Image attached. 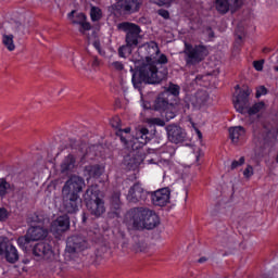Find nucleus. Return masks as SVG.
Returning <instances> with one entry per match:
<instances>
[{
    "instance_id": "7ed1b4c3",
    "label": "nucleus",
    "mask_w": 278,
    "mask_h": 278,
    "mask_svg": "<svg viewBox=\"0 0 278 278\" xmlns=\"http://www.w3.org/2000/svg\"><path fill=\"white\" fill-rule=\"evenodd\" d=\"M84 201L86 203V207L91 216H96L99 218L105 214V202L103 199L99 198V191L97 190V186H90L87 188L84 194Z\"/></svg>"
},
{
    "instance_id": "20e7f679",
    "label": "nucleus",
    "mask_w": 278,
    "mask_h": 278,
    "mask_svg": "<svg viewBox=\"0 0 278 278\" xmlns=\"http://www.w3.org/2000/svg\"><path fill=\"white\" fill-rule=\"evenodd\" d=\"M182 53L187 66H197V64H201V62L205 60V56L210 54V51L207 50V47L203 45L192 46L185 42Z\"/></svg>"
},
{
    "instance_id": "6ab92c4d",
    "label": "nucleus",
    "mask_w": 278,
    "mask_h": 278,
    "mask_svg": "<svg viewBox=\"0 0 278 278\" xmlns=\"http://www.w3.org/2000/svg\"><path fill=\"white\" fill-rule=\"evenodd\" d=\"M144 197H147V193L142 186L140 184H135L128 191L127 200L129 203H138L143 201Z\"/></svg>"
},
{
    "instance_id": "c756f323",
    "label": "nucleus",
    "mask_w": 278,
    "mask_h": 278,
    "mask_svg": "<svg viewBox=\"0 0 278 278\" xmlns=\"http://www.w3.org/2000/svg\"><path fill=\"white\" fill-rule=\"evenodd\" d=\"M2 42L8 51H14L16 46L14 45V35H3Z\"/></svg>"
},
{
    "instance_id": "6e6d98bb",
    "label": "nucleus",
    "mask_w": 278,
    "mask_h": 278,
    "mask_svg": "<svg viewBox=\"0 0 278 278\" xmlns=\"http://www.w3.org/2000/svg\"><path fill=\"white\" fill-rule=\"evenodd\" d=\"M96 49H99V43L94 42Z\"/></svg>"
},
{
    "instance_id": "f704fd0d",
    "label": "nucleus",
    "mask_w": 278,
    "mask_h": 278,
    "mask_svg": "<svg viewBox=\"0 0 278 278\" xmlns=\"http://www.w3.org/2000/svg\"><path fill=\"white\" fill-rule=\"evenodd\" d=\"M30 242H33V241L29 238L28 233H26V236L20 237L17 239V244H18V247H21V249H27V244H29Z\"/></svg>"
},
{
    "instance_id": "37998d69",
    "label": "nucleus",
    "mask_w": 278,
    "mask_h": 278,
    "mask_svg": "<svg viewBox=\"0 0 278 278\" xmlns=\"http://www.w3.org/2000/svg\"><path fill=\"white\" fill-rule=\"evenodd\" d=\"M8 210L5 207H0V223H5L8 220Z\"/></svg>"
},
{
    "instance_id": "393cba45",
    "label": "nucleus",
    "mask_w": 278,
    "mask_h": 278,
    "mask_svg": "<svg viewBox=\"0 0 278 278\" xmlns=\"http://www.w3.org/2000/svg\"><path fill=\"white\" fill-rule=\"evenodd\" d=\"M147 51H148V54H149L146 58L147 62H153L160 53V48L157 47V43L155 41H150L147 45Z\"/></svg>"
},
{
    "instance_id": "f8f14e48",
    "label": "nucleus",
    "mask_w": 278,
    "mask_h": 278,
    "mask_svg": "<svg viewBox=\"0 0 278 278\" xmlns=\"http://www.w3.org/2000/svg\"><path fill=\"white\" fill-rule=\"evenodd\" d=\"M149 142V130L144 127H138L132 140L129 141V149L134 151H138V149H142L144 144Z\"/></svg>"
},
{
    "instance_id": "bf43d9fd",
    "label": "nucleus",
    "mask_w": 278,
    "mask_h": 278,
    "mask_svg": "<svg viewBox=\"0 0 278 278\" xmlns=\"http://www.w3.org/2000/svg\"><path fill=\"white\" fill-rule=\"evenodd\" d=\"M115 122L118 123V118H115Z\"/></svg>"
},
{
    "instance_id": "e433bc0d",
    "label": "nucleus",
    "mask_w": 278,
    "mask_h": 278,
    "mask_svg": "<svg viewBox=\"0 0 278 278\" xmlns=\"http://www.w3.org/2000/svg\"><path fill=\"white\" fill-rule=\"evenodd\" d=\"M165 92H168V97H177L179 94V86L170 84Z\"/></svg>"
},
{
    "instance_id": "473e14b6",
    "label": "nucleus",
    "mask_w": 278,
    "mask_h": 278,
    "mask_svg": "<svg viewBox=\"0 0 278 278\" xmlns=\"http://www.w3.org/2000/svg\"><path fill=\"white\" fill-rule=\"evenodd\" d=\"M90 17L93 23H97L100 18L103 17V13L99 7H92L90 10Z\"/></svg>"
},
{
    "instance_id": "a878e982",
    "label": "nucleus",
    "mask_w": 278,
    "mask_h": 278,
    "mask_svg": "<svg viewBox=\"0 0 278 278\" xmlns=\"http://www.w3.org/2000/svg\"><path fill=\"white\" fill-rule=\"evenodd\" d=\"M75 168V156L68 154L61 163V173H71Z\"/></svg>"
},
{
    "instance_id": "ddd939ff",
    "label": "nucleus",
    "mask_w": 278,
    "mask_h": 278,
    "mask_svg": "<svg viewBox=\"0 0 278 278\" xmlns=\"http://www.w3.org/2000/svg\"><path fill=\"white\" fill-rule=\"evenodd\" d=\"M129 153L124 156L123 165L127 170H136L142 164V154L138 150L128 149Z\"/></svg>"
},
{
    "instance_id": "aec40b11",
    "label": "nucleus",
    "mask_w": 278,
    "mask_h": 278,
    "mask_svg": "<svg viewBox=\"0 0 278 278\" xmlns=\"http://www.w3.org/2000/svg\"><path fill=\"white\" fill-rule=\"evenodd\" d=\"M154 110L157 112H166L173 110V103L168 100V92H163L157 96L153 104Z\"/></svg>"
},
{
    "instance_id": "4468645a",
    "label": "nucleus",
    "mask_w": 278,
    "mask_h": 278,
    "mask_svg": "<svg viewBox=\"0 0 278 278\" xmlns=\"http://www.w3.org/2000/svg\"><path fill=\"white\" fill-rule=\"evenodd\" d=\"M151 199L153 205L164 207V205L170 203V189L168 187L157 189L156 191L151 192Z\"/></svg>"
},
{
    "instance_id": "49530a36",
    "label": "nucleus",
    "mask_w": 278,
    "mask_h": 278,
    "mask_svg": "<svg viewBox=\"0 0 278 278\" xmlns=\"http://www.w3.org/2000/svg\"><path fill=\"white\" fill-rule=\"evenodd\" d=\"M151 3H155V5H170L175 0H150Z\"/></svg>"
},
{
    "instance_id": "de8ad7c7",
    "label": "nucleus",
    "mask_w": 278,
    "mask_h": 278,
    "mask_svg": "<svg viewBox=\"0 0 278 278\" xmlns=\"http://www.w3.org/2000/svg\"><path fill=\"white\" fill-rule=\"evenodd\" d=\"M253 66H254L255 71H263L264 70V60L254 61Z\"/></svg>"
},
{
    "instance_id": "ea45409f",
    "label": "nucleus",
    "mask_w": 278,
    "mask_h": 278,
    "mask_svg": "<svg viewBox=\"0 0 278 278\" xmlns=\"http://www.w3.org/2000/svg\"><path fill=\"white\" fill-rule=\"evenodd\" d=\"M110 67L113 68V71H123L125 65L119 61H115L110 64Z\"/></svg>"
},
{
    "instance_id": "1a4fd4ad",
    "label": "nucleus",
    "mask_w": 278,
    "mask_h": 278,
    "mask_svg": "<svg viewBox=\"0 0 278 278\" xmlns=\"http://www.w3.org/2000/svg\"><path fill=\"white\" fill-rule=\"evenodd\" d=\"M86 187L84 178L74 175L66 180L62 188V194H79Z\"/></svg>"
},
{
    "instance_id": "2eb2a0df",
    "label": "nucleus",
    "mask_w": 278,
    "mask_h": 278,
    "mask_svg": "<svg viewBox=\"0 0 278 278\" xmlns=\"http://www.w3.org/2000/svg\"><path fill=\"white\" fill-rule=\"evenodd\" d=\"M33 255L36 257L37 262L41 260H53V249L49 243L39 242L35 244Z\"/></svg>"
},
{
    "instance_id": "c85d7f7f",
    "label": "nucleus",
    "mask_w": 278,
    "mask_h": 278,
    "mask_svg": "<svg viewBox=\"0 0 278 278\" xmlns=\"http://www.w3.org/2000/svg\"><path fill=\"white\" fill-rule=\"evenodd\" d=\"M131 128L127 127L125 129H118L116 131V136L121 139V142H123L125 149H129V140H127V136L125 134H130Z\"/></svg>"
},
{
    "instance_id": "8fccbe9b",
    "label": "nucleus",
    "mask_w": 278,
    "mask_h": 278,
    "mask_svg": "<svg viewBox=\"0 0 278 278\" xmlns=\"http://www.w3.org/2000/svg\"><path fill=\"white\" fill-rule=\"evenodd\" d=\"M159 15L163 18H168L170 16V13H168V11L166 10H159Z\"/></svg>"
},
{
    "instance_id": "f03ea898",
    "label": "nucleus",
    "mask_w": 278,
    "mask_h": 278,
    "mask_svg": "<svg viewBox=\"0 0 278 278\" xmlns=\"http://www.w3.org/2000/svg\"><path fill=\"white\" fill-rule=\"evenodd\" d=\"M160 225V217L149 208H137L132 215L135 229H155Z\"/></svg>"
},
{
    "instance_id": "a19ab883",
    "label": "nucleus",
    "mask_w": 278,
    "mask_h": 278,
    "mask_svg": "<svg viewBox=\"0 0 278 278\" xmlns=\"http://www.w3.org/2000/svg\"><path fill=\"white\" fill-rule=\"evenodd\" d=\"M244 162H245L244 156H241L239 161H232L230 166L231 170H236V168H238L239 166H242Z\"/></svg>"
},
{
    "instance_id": "680f3d73",
    "label": "nucleus",
    "mask_w": 278,
    "mask_h": 278,
    "mask_svg": "<svg viewBox=\"0 0 278 278\" xmlns=\"http://www.w3.org/2000/svg\"><path fill=\"white\" fill-rule=\"evenodd\" d=\"M0 29H1V24H0Z\"/></svg>"
},
{
    "instance_id": "6e6552de",
    "label": "nucleus",
    "mask_w": 278,
    "mask_h": 278,
    "mask_svg": "<svg viewBox=\"0 0 278 278\" xmlns=\"http://www.w3.org/2000/svg\"><path fill=\"white\" fill-rule=\"evenodd\" d=\"M81 207L79 194L62 193V208L67 214H76Z\"/></svg>"
},
{
    "instance_id": "39448f33",
    "label": "nucleus",
    "mask_w": 278,
    "mask_h": 278,
    "mask_svg": "<svg viewBox=\"0 0 278 278\" xmlns=\"http://www.w3.org/2000/svg\"><path fill=\"white\" fill-rule=\"evenodd\" d=\"M0 255H4V260L9 264H16L18 262V250L11 243L8 237H0Z\"/></svg>"
},
{
    "instance_id": "9b49d317",
    "label": "nucleus",
    "mask_w": 278,
    "mask_h": 278,
    "mask_svg": "<svg viewBox=\"0 0 278 278\" xmlns=\"http://www.w3.org/2000/svg\"><path fill=\"white\" fill-rule=\"evenodd\" d=\"M88 249V240L81 236H72L67 239L66 251L67 253H81Z\"/></svg>"
},
{
    "instance_id": "864d4df0",
    "label": "nucleus",
    "mask_w": 278,
    "mask_h": 278,
    "mask_svg": "<svg viewBox=\"0 0 278 278\" xmlns=\"http://www.w3.org/2000/svg\"><path fill=\"white\" fill-rule=\"evenodd\" d=\"M198 262H199V264H203V263L207 262V258L205 256H203V257L199 258Z\"/></svg>"
},
{
    "instance_id": "2f4dec72",
    "label": "nucleus",
    "mask_w": 278,
    "mask_h": 278,
    "mask_svg": "<svg viewBox=\"0 0 278 278\" xmlns=\"http://www.w3.org/2000/svg\"><path fill=\"white\" fill-rule=\"evenodd\" d=\"M90 177H101L103 175V169L99 165H91L87 167Z\"/></svg>"
},
{
    "instance_id": "bb28decb",
    "label": "nucleus",
    "mask_w": 278,
    "mask_h": 278,
    "mask_svg": "<svg viewBox=\"0 0 278 278\" xmlns=\"http://www.w3.org/2000/svg\"><path fill=\"white\" fill-rule=\"evenodd\" d=\"M16 190V187L14 185L5 181V178L0 179V197L3 199L8 192H14Z\"/></svg>"
},
{
    "instance_id": "3c124183",
    "label": "nucleus",
    "mask_w": 278,
    "mask_h": 278,
    "mask_svg": "<svg viewBox=\"0 0 278 278\" xmlns=\"http://www.w3.org/2000/svg\"><path fill=\"white\" fill-rule=\"evenodd\" d=\"M100 65H101V61H99V58L94 56V58H93V61H92V63H91V66H92L93 68H97V67L100 66Z\"/></svg>"
},
{
    "instance_id": "9d476101",
    "label": "nucleus",
    "mask_w": 278,
    "mask_h": 278,
    "mask_svg": "<svg viewBox=\"0 0 278 278\" xmlns=\"http://www.w3.org/2000/svg\"><path fill=\"white\" fill-rule=\"evenodd\" d=\"M68 21H71L72 25H79L80 34H86V31H90L92 29V25L87 21L88 17L83 12L72 11L67 14Z\"/></svg>"
},
{
    "instance_id": "13d9d810",
    "label": "nucleus",
    "mask_w": 278,
    "mask_h": 278,
    "mask_svg": "<svg viewBox=\"0 0 278 278\" xmlns=\"http://www.w3.org/2000/svg\"><path fill=\"white\" fill-rule=\"evenodd\" d=\"M236 88H240V85H237Z\"/></svg>"
},
{
    "instance_id": "79ce46f5",
    "label": "nucleus",
    "mask_w": 278,
    "mask_h": 278,
    "mask_svg": "<svg viewBox=\"0 0 278 278\" xmlns=\"http://www.w3.org/2000/svg\"><path fill=\"white\" fill-rule=\"evenodd\" d=\"M253 175H254L253 166L248 165L247 168L243 170V176L245 177V179H251Z\"/></svg>"
},
{
    "instance_id": "4d7b16f0",
    "label": "nucleus",
    "mask_w": 278,
    "mask_h": 278,
    "mask_svg": "<svg viewBox=\"0 0 278 278\" xmlns=\"http://www.w3.org/2000/svg\"><path fill=\"white\" fill-rule=\"evenodd\" d=\"M274 71H276V72L278 73V66H275V67H274Z\"/></svg>"
},
{
    "instance_id": "4c0bfd02",
    "label": "nucleus",
    "mask_w": 278,
    "mask_h": 278,
    "mask_svg": "<svg viewBox=\"0 0 278 278\" xmlns=\"http://www.w3.org/2000/svg\"><path fill=\"white\" fill-rule=\"evenodd\" d=\"M152 62H154L155 66H160V64H168V58L165 54H161L159 58L155 56Z\"/></svg>"
},
{
    "instance_id": "f3484780",
    "label": "nucleus",
    "mask_w": 278,
    "mask_h": 278,
    "mask_svg": "<svg viewBox=\"0 0 278 278\" xmlns=\"http://www.w3.org/2000/svg\"><path fill=\"white\" fill-rule=\"evenodd\" d=\"M71 227V219H68V216L63 215L58 217L55 220L51 223L50 231L52 233H64V231H68Z\"/></svg>"
},
{
    "instance_id": "c03bdc74",
    "label": "nucleus",
    "mask_w": 278,
    "mask_h": 278,
    "mask_svg": "<svg viewBox=\"0 0 278 278\" xmlns=\"http://www.w3.org/2000/svg\"><path fill=\"white\" fill-rule=\"evenodd\" d=\"M147 249V244H144V242H138L134 245V250L136 251V253H142V251H144Z\"/></svg>"
},
{
    "instance_id": "c9c22d12",
    "label": "nucleus",
    "mask_w": 278,
    "mask_h": 278,
    "mask_svg": "<svg viewBox=\"0 0 278 278\" xmlns=\"http://www.w3.org/2000/svg\"><path fill=\"white\" fill-rule=\"evenodd\" d=\"M129 53H131V47H129L128 45L119 47L118 49L119 58H126V55H129Z\"/></svg>"
},
{
    "instance_id": "dca6fc26",
    "label": "nucleus",
    "mask_w": 278,
    "mask_h": 278,
    "mask_svg": "<svg viewBox=\"0 0 278 278\" xmlns=\"http://www.w3.org/2000/svg\"><path fill=\"white\" fill-rule=\"evenodd\" d=\"M167 138L169 142L174 144H179V142H184L186 140V131L181 129V127L172 124L166 126Z\"/></svg>"
},
{
    "instance_id": "412c9836",
    "label": "nucleus",
    "mask_w": 278,
    "mask_h": 278,
    "mask_svg": "<svg viewBox=\"0 0 278 278\" xmlns=\"http://www.w3.org/2000/svg\"><path fill=\"white\" fill-rule=\"evenodd\" d=\"M28 238L33 241L36 242L38 240H45V238H47L48 236V231L47 229H45L41 226H31L28 231Z\"/></svg>"
},
{
    "instance_id": "cd10ccee",
    "label": "nucleus",
    "mask_w": 278,
    "mask_h": 278,
    "mask_svg": "<svg viewBox=\"0 0 278 278\" xmlns=\"http://www.w3.org/2000/svg\"><path fill=\"white\" fill-rule=\"evenodd\" d=\"M140 5H142V0H132L129 4H127V2L125 1L122 4V8L126 12H138V10H140Z\"/></svg>"
},
{
    "instance_id": "0eeeda50",
    "label": "nucleus",
    "mask_w": 278,
    "mask_h": 278,
    "mask_svg": "<svg viewBox=\"0 0 278 278\" xmlns=\"http://www.w3.org/2000/svg\"><path fill=\"white\" fill-rule=\"evenodd\" d=\"M251 92H253V90H251L249 87H244L239 91L237 97H235L233 105L235 110H237L239 114H247V112L249 111V108L251 105L249 97H251Z\"/></svg>"
},
{
    "instance_id": "5fc2aeb1",
    "label": "nucleus",
    "mask_w": 278,
    "mask_h": 278,
    "mask_svg": "<svg viewBox=\"0 0 278 278\" xmlns=\"http://www.w3.org/2000/svg\"><path fill=\"white\" fill-rule=\"evenodd\" d=\"M270 51H273V49H270V48H264L263 49V53H270Z\"/></svg>"
},
{
    "instance_id": "603ef678",
    "label": "nucleus",
    "mask_w": 278,
    "mask_h": 278,
    "mask_svg": "<svg viewBox=\"0 0 278 278\" xmlns=\"http://www.w3.org/2000/svg\"><path fill=\"white\" fill-rule=\"evenodd\" d=\"M197 136L199 138V140H202L203 139V134L201 132V130L197 129Z\"/></svg>"
},
{
    "instance_id": "5701e85b",
    "label": "nucleus",
    "mask_w": 278,
    "mask_h": 278,
    "mask_svg": "<svg viewBox=\"0 0 278 278\" xmlns=\"http://www.w3.org/2000/svg\"><path fill=\"white\" fill-rule=\"evenodd\" d=\"M207 92L204 90L198 91L192 98H191V104L193 108H201V105H205L207 103Z\"/></svg>"
},
{
    "instance_id": "7c9ffc66",
    "label": "nucleus",
    "mask_w": 278,
    "mask_h": 278,
    "mask_svg": "<svg viewBox=\"0 0 278 278\" xmlns=\"http://www.w3.org/2000/svg\"><path fill=\"white\" fill-rule=\"evenodd\" d=\"M265 109H266V104L264 102H258L248 108V111H245V114H249V116H253L254 114H257L264 111Z\"/></svg>"
},
{
    "instance_id": "b1692460",
    "label": "nucleus",
    "mask_w": 278,
    "mask_h": 278,
    "mask_svg": "<svg viewBox=\"0 0 278 278\" xmlns=\"http://www.w3.org/2000/svg\"><path fill=\"white\" fill-rule=\"evenodd\" d=\"M244 134L245 130L242 126H235L232 128H229V136L235 144H238V142H240V140L244 138Z\"/></svg>"
},
{
    "instance_id": "09e8293b",
    "label": "nucleus",
    "mask_w": 278,
    "mask_h": 278,
    "mask_svg": "<svg viewBox=\"0 0 278 278\" xmlns=\"http://www.w3.org/2000/svg\"><path fill=\"white\" fill-rule=\"evenodd\" d=\"M165 118H167V121L175 118V112H173V109L165 111Z\"/></svg>"
},
{
    "instance_id": "f257e3e1",
    "label": "nucleus",
    "mask_w": 278,
    "mask_h": 278,
    "mask_svg": "<svg viewBox=\"0 0 278 278\" xmlns=\"http://www.w3.org/2000/svg\"><path fill=\"white\" fill-rule=\"evenodd\" d=\"M168 76V70L166 67H159L153 61H147L143 64L138 74L132 75V84L135 88H140L142 81L144 84H160Z\"/></svg>"
},
{
    "instance_id": "a211bd4d",
    "label": "nucleus",
    "mask_w": 278,
    "mask_h": 278,
    "mask_svg": "<svg viewBox=\"0 0 278 278\" xmlns=\"http://www.w3.org/2000/svg\"><path fill=\"white\" fill-rule=\"evenodd\" d=\"M240 0H215V9L219 14H227L229 10H238Z\"/></svg>"
},
{
    "instance_id": "72a5a7b5",
    "label": "nucleus",
    "mask_w": 278,
    "mask_h": 278,
    "mask_svg": "<svg viewBox=\"0 0 278 278\" xmlns=\"http://www.w3.org/2000/svg\"><path fill=\"white\" fill-rule=\"evenodd\" d=\"M121 193H113L112 198H111V207L113 210H121Z\"/></svg>"
},
{
    "instance_id": "a18cd8bd",
    "label": "nucleus",
    "mask_w": 278,
    "mask_h": 278,
    "mask_svg": "<svg viewBox=\"0 0 278 278\" xmlns=\"http://www.w3.org/2000/svg\"><path fill=\"white\" fill-rule=\"evenodd\" d=\"M264 94H268V89L264 86L258 87L256 89V99H260V97H263Z\"/></svg>"
},
{
    "instance_id": "58836bf2",
    "label": "nucleus",
    "mask_w": 278,
    "mask_h": 278,
    "mask_svg": "<svg viewBox=\"0 0 278 278\" xmlns=\"http://www.w3.org/2000/svg\"><path fill=\"white\" fill-rule=\"evenodd\" d=\"M148 123H150V125H157L159 127H164L166 125L164 119L159 117L150 118Z\"/></svg>"
},
{
    "instance_id": "052dcab7",
    "label": "nucleus",
    "mask_w": 278,
    "mask_h": 278,
    "mask_svg": "<svg viewBox=\"0 0 278 278\" xmlns=\"http://www.w3.org/2000/svg\"><path fill=\"white\" fill-rule=\"evenodd\" d=\"M197 160H199V156H197Z\"/></svg>"
},
{
    "instance_id": "423d86ee",
    "label": "nucleus",
    "mask_w": 278,
    "mask_h": 278,
    "mask_svg": "<svg viewBox=\"0 0 278 278\" xmlns=\"http://www.w3.org/2000/svg\"><path fill=\"white\" fill-rule=\"evenodd\" d=\"M118 29L126 31V43L128 47H138V40H140V26L124 22L118 24Z\"/></svg>"
},
{
    "instance_id": "4be33fe9",
    "label": "nucleus",
    "mask_w": 278,
    "mask_h": 278,
    "mask_svg": "<svg viewBox=\"0 0 278 278\" xmlns=\"http://www.w3.org/2000/svg\"><path fill=\"white\" fill-rule=\"evenodd\" d=\"M260 144H273V142H278V127L271 129H265L262 135V140L258 141Z\"/></svg>"
}]
</instances>
